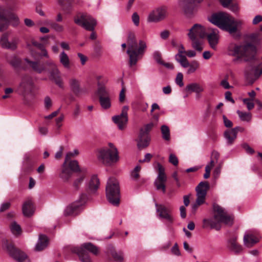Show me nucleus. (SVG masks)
<instances>
[{"label":"nucleus","instance_id":"nucleus-1","mask_svg":"<svg viewBox=\"0 0 262 262\" xmlns=\"http://www.w3.org/2000/svg\"><path fill=\"white\" fill-rule=\"evenodd\" d=\"M208 20L212 24L230 34L239 32L244 24L243 20L235 19L225 12L213 14L208 18Z\"/></svg>","mask_w":262,"mask_h":262},{"label":"nucleus","instance_id":"nucleus-2","mask_svg":"<svg viewBox=\"0 0 262 262\" xmlns=\"http://www.w3.org/2000/svg\"><path fill=\"white\" fill-rule=\"evenodd\" d=\"M127 43L128 48L126 53L129 56V62L130 66H134L145 52L146 43L143 40H140L137 43L135 33L129 32L127 37Z\"/></svg>","mask_w":262,"mask_h":262},{"label":"nucleus","instance_id":"nucleus-3","mask_svg":"<svg viewBox=\"0 0 262 262\" xmlns=\"http://www.w3.org/2000/svg\"><path fill=\"white\" fill-rule=\"evenodd\" d=\"M214 215L213 217L203 220L204 226L209 227L212 229L219 230L221 229V224L230 226L233 223V218L227 214L225 210L217 204L213 206Z\"/></svg>","mask_w":262,"mask_h":262},{"label":"nucleus","instance_id":"nucleus-4","mask_svg":"<svg viewBox=\"0 0 262 262\" xmlns=\"http://www.w3.org/2000/svg\"><path fill=\"white\" fill-rule=\"evenodd\" d=\"M97 157L100 162L106 166L113 165L119 160L118 149L112 143L99 149Z\"/></svg>","mask_w":262,"mask_h":262},{"label":"nucleus","instance_id":"nucleus-5","mask_svg":"<svg viewBox=\"0 0 262 262\" xmlns=\"http://www.w3.org/2000/svg\"><path fill=\"white\" fill-rule=\"evenodd\" d=\"M106 196L108 201L117 206L120 203V189L118 181L115 178L108 179L106 186Z\"/></svg>","mask_w":262,"mask_h":262},{"label":"nucleus","instance_id":"nucleus-6","mask_svg":"<svg viewBox=\"0 0 262 262\" xmlns=\"http://www.w3.org/2000/svg\"><path fill=\"white\" fill-rule=\"evenodd\" d=\"M209 188V185L207 182H201L195 187L196 199L195 202L192 205L191 209L195 212L198 207L205 203L207 191Z\"/></svg>","mask_w":262,"mask_h":262},{"label":"nucleus","instance_id":"nucleus-7","mask_svg":"<svg viewBox=\"0 0 262 262\" xmlns=\"http://www.w3.org/2000/svg\"><path fill=\"white\" fill-rule=\"evenodd\" d=\"M75 23L88 31H94L97 20L90 15H82L74 19Z\"/></svg>","mask_w":262,"mask_h":262},{"label":"nucleus","instance_id":"nucleus-8","mask_svg":"<svg viewBox=\"0 0 262 262\" xmlns=\"http://www.w3.org/2000/svg\"><path fill=\"white\" fill-rule=\"evenodd\" d=\"M45 64L48 68V72L51 77L59 87H62L63 83L61 74L57 65L52 60L47 61Z\"/></svg>","mask_w":262,"mask_h":262},{"label":"nucleus","instance_id":"nucleus-9","mask_svg":"<svg viewBox=\"0 0 262 262\" xmlns=\"http://www.w3.org/2000/svg\"><path fill=\"white\" fill-rule=\"evenodd\" d=\"M5 248L9 255L17 262H30L29 258L24 252L16 249L11 244H7Z\"/></svg>","mask_w":262,"mask_h":262},{"label":"nucleus","instance_id":"nucleus-10","mask_svg":"<svg viewBox=\"0 0 262 262\" xmlns=\"http://www.w3.org/2000/svg\"><path fill=\"white\" fill-rule=\"evenodd\" d=\"M158 174L155 181L154 184L157 190H161L163 193L166 191L165 182L167 177L165 173V168L159 163H157Z\"/></svg>","mask_w":262,"mask_h":262},{"label":"nucleus","instance_id":"nucleus-11","mask_svg":"<svg viewBox=\"0 0 262 262\" xmlns=\"http://www.w3.org/2000/svg\"><path fill=\"white\" fill-rule=\"evenodd\" d=\"M128 107L124 106L122 108L121 113L117 116L113 117L112 119L114 122L117 125L120 130L124 129L128 122L127 111Z\"/></svg>","mask_w":262,"mask_h":262},{"label":"nucleus","instance_id":"nucleus-12","mask_svg":"<svg viewBox=\"0 0 262 262\" xmlns=\"http://www.w3.org/2000/svg\"><path fill=\"white\" fill-rule=\"evenodd\" d=\"M259 241L256 230L252 229L246 231L243 237V243L246 247L251 248Z\"/></svg>","mask_w":262,"mask_h":262},{"label":"nucleus","instance_id":"nucleus-13","mask_svg":"<svg viewBox=\"0 0 262 262\" xmlns=\"http://www.w3.org/2000/svg\"><path fill=\"white\" fill-rule=\"evenodd\" d=\"M34 88L32 79L29 76L23 77L19 85L17 91L19 94L26 96L30 93Z\"/></svg>","mask_w":262,"mask_h":262},{"label":"nucleus","instance_id":"nucleus-14","mask_svg":"<svg viewBox=\"0 0 262 262\" xmlns=\"http://www.w3.org/2000/svg\"><path fill=\"white\" fill-rule=\"evenodd\" d=\"M96 79L98 86L97 94L99 96V98L108 96V92L105 86V84L108 82L107 78L102 75H98L96 76Z\"/></svg>","mask_w":262,"mask_h":262},{"label":"nucleus","instance_id":"nucleus-15","mask_svg":"<svg viewBox=\"0 0 262 262\" xmlns=\"http://www.w3.org/2000/svg\"><path fill=\"white\" fill-rule=\"evenodd\" d=\"M166 11L164 8H158L151 12L147 20L149 22H158L163 19L166 16Z\"/></svg>","mask_w":262,"mask_h":262},{"label":"nucleus","instance_id":"nucleus-16","mask_svg":"<svg viewBox=\"0 0 262 262\" xmlns=\"http://www.w3.org/2000/svg\"><path fill=\"white\" fill-rule=\"evenodd\" d=\"M219 32L216 29H210V32L206 34L209 45L211 49L214 50H217V44L219 42Z\"/></svg>","mask_w":262,"mask_h":262},{"label":"nucleus","instance_id":"nucleus-17","mask_svg":"<svg viewBox=\"0 0 262 262\" xmlns=\"http://www.w3.org/2000/svg\"><path fill=\"white\" fill-rule=\"evenodd\" d=\"M237 239L236 236L232 237L227 241V243L228 249L236 255L241 254L244 250L243 246L237 242Z\"/></svg>","mask_w":262,"mask_h":262},{"label":"nucleus","instance_id":"nucleus-18","mask_svg":"<svg viewBox=\"0 0 262 262\" xmlns=\"http://www.w3.org/2000/svg\"><path fill=\"white\" fill-rule=\"evenodd\" d=\"M156 211L160 219L166 220L169 224H172L173 222V218L170 214L169 210L167 207L162 205L156 204Z\"/></svg>","mask_w":262,"mask_h":262},{"label":"nucleus","instance_id":"nucleus-19","mask_svg":"<svg viewBox=\"0 0 262 262\" xmlns=\"http://www.w3.org/2000/svg\"><path fill=\"white\" fill-rule=\"evenodd\" d=\"M206 30L205 27L200 24H195L193 27L189 30L188 36L189 37H191V35L195 38L197 37H199L201 38H204L206 36Z\"/></svg>","mask_w":262,"mask_h":262},{"label":"nucleus","instance_id":"nucleus-20","mask_svg":"<svg viewBox=\"0 0 262 262\" xmlns=\"http://www.w3.org/2000/svg\"><path fill=\"white\" fill-rule=\"evenodd\" d=\"M244 128L237 126L224 132V136L228 145H232L237 137L238 132H243Z\"/></svg>","mask_w":262,"mask_h":262},{"label":"nucleus","instance_id":"nucleus-21","mask_svg":"<svg viewBox=\"0 0 262 262\" xmlns=\"http://www.w3.org/2000/svg\"><path fill=\"white\" fill-rule=\"evenodd\" d=\"M240 50V57L250 58L256 53L255 47L250 43L241 45Z\"/></svg>","mask_w":262,"mask_h":262},{"label":"nucleus","instance_id":"nucleus-22","mask_svg":"<svg viewBox=\"0 0 262 262\" xmlns=\"http://www.w3.org/2000/svg\"><path fill=\"white\" fill-rule=\"evenodd\" d=\"M82 203L79 201H76L68 206L64 211V214L66 216L77 215L80 211Z\"/></svg>","mask_w":262,"mask_h":262},{"label":"nucleus","instance_id":"nucleus-23","mask_svg":"<svg viewBox=\"0 0 262 262\" xmlns=\"http://www.w3.org/2000/svg\"><path fill=\"white\" fill-rule=\"evenodd\" d=\"M0 43L3 48L10 50L16 48L17 42L15 39L9 40L7 34H4L1 39Z\"/></svg>","mask_w":262,"mask_h":262},{"label":"nucleus","instance_id":"nucleus-24","mask_svg":"<svg viewBox=\"0 0 262 262\" xmlns=\"http://www.w3.org/2000/svg\"><path fill=\"white\" fill-rule=\"evenodd\" d=\"M203 0H180L179 4L182 9L185 12H188L194 8L195 3H200Z\"/></svg>","mask_w":262,"mask_h":262},{"label":"nucleus","instance_id":"nucleus-25","mask_svg":"<svg viewBox=\"0 0 262 262\" xmlns=\"http://www.w3.org/2000/svg\"><path fill=\"white\" fill-rule=\"evenodd\" d=\"M67 163L64 162L59 172V177L63 181L68 182L72 176V171L67 166Z\"/></svg>","mask_w":262,"mask_h":262},{"label":"nucleus","instance_id":"nucleus-26","mask_svg":"<svg viewBox=\"0 0 262 262\" xmlns=\"http://www.w3.org/2000/svg\"><path fill=\"white\" fill-rule=\"evenodd\" d=\"M99 185V180L97 176L95 175L91 177L86 184L87 188L89 191L92 193L95 192L98 189Z\"/></svg>","mask_w":262,"mask_h":262},{"label":"nucleus","instance_id":"nucleus-27","mask_svg":"<svg viewBox=\"0 0 262 262\" xmlns=\"http://www.w3.org/2000/svg\"><path fill=\"white\" fill-rule=\"evenodd\" d=\"M70 85L73 91L76 95H80L84 92L83 90L80 87V81L75 78H71L70 81Z\"/></svg>","mask_w":262,"mask_h":262},{"label":"nucleus","instance_id":"nucleus-28","mask_svg":"<svg viewBox=\"0 0 262 262\" xmlns=\"http://www.w3.org/2000/svg\"><path fill=\"white\" fill-rule=\"evenodd\" d=\"M22 210L25 216H30L33 214L34 207L31 200H28L24 203Z\"/></svg>","mask_w":262,"mask_h":262},{"label":"nucleus","instance_id":"nucleus-29","mask_svg":"<svg viewBox=\"0 0 262 262\" xmlns=\"http://www.w3.org/2000/svg\"><path fill=\"white\" fill-rule=\"evenodd\" d=\"M59 60L60 63L63 67L69 70L71 67V63L68 55L64 51L61 52L59 55Z\"/></svg>","mask_w":262,"mask_h":262},{"label":"nucleus","instance_id":"nucleus-30","mask_svg":"<svg viewBox=\"0 0 262 262\" xmlns=\"http://www.w3.org/2000/svg\"><path fill=\"white\" fill-rule=\"evenodd\" d=\"M48 245V237L45 235L40 234L35 245V249L36 251H41L46 248Z\"/></svg>","mask_w":262,"mask_h":262},{"label":"nucleus","instance_id":"nucleus-31","mask_svg":"<svg viewBox=\"0 0 262 262\" xmlns=\"http://www.w3.org/2000/svg\"><path fill=\"white\" fill-rule=\"evenodd\" d=\"M150 138L147 134L140 133L138 140L137 146L138 148H144L148 146Z\"/></svg>","mask_w":262,"mask_h":262},{"label":"nucleus","instance_id":"nucleus-32","mask_svg":"<svg viewBox=\"0 0 262 262\" xmlns=\"http://www.w3.org/2000/svg\"><path fill=\"white\" fill-rule=\"evenodd\" d=\"M107 252L110 253L113 258L116 261L122 262L124 259L123 253L121 252H117L115 251L114 248L110 245L108 247Z\"/></svg>","mask_w":262,"mask_h":262},{"label":"nucleus","instance_id":"nucleus-33","mask_svg":"<svg viewBox=\"0 0 262 262\" xmlns=\"http://www.w3.org/2000/svg\"><path fill=\"white\" fill-rule=\"evenodd\" d=\"M81 250H85L95 255L99 253V248L91 243H85L81 245Z\"/></svg>","mask_w":262,"mask_h":262},{"label":"nucleus","instance_id":"nucleus-34","mask_svg":"<svg viewBox=\"0 0 262 262\" xmlns=\"http://www.w3.org/2000/svg\"><path fill=\"white\" fill-rule=\"evenodd\" d=\"M186 90L190 92H194L197 94L204 91L202 86L198 83H191L186 86Z\"/></svg>","mask_w":262,"mask_h":262},{"label":"nucleus","instance_id":"nucleus-35","mask_svg":"<svg viewBox=\"0 0 262 262\" xmlns=\"http://www.w3.org/2000/svg\"><path fill=\"white\" fill-rule=\"evenodd\" d=\"M24 60L27 64L29 65L30 67L33 69V70L38 72V73H41L46 70L44 66L42 65H40L38 62L30 61L28 58H25Z\"/></svg>","mask_w":262,"mask_h":262},{"label":"nucleus","instance_id":"nucleus-36","mask_svg":"<svg viewBox=\"0 0 262 262\" xmlns=\"http://www.w3.org/2000/svg\"><path fill=\"white\" fill-rule=\"evenodd\" d=\"M241 45L231 43L228 47V54L231 56L240 57Z\"/></svg>","mask_w":262,"mask_h":262},{"label":"nucleus","instance_id":"nucleus-37","mask_svg":"<svg viewBox=\"0 0 262 262\" xmlns=\"http://www.w3.org/2000/svg\"><path fill=\"white\" fill-rule=\"evenodd\" d=\"M185 53H177L175 55V59L183 68H187L188 66V60L187 57L184 55Z\"/></svg>","mask_w":262,"mask_h":262},{"label":"nucleus","instance_id":"nucleus-38","mask_svg":"<svg viewBox=\"0 0 262 262\" xmlns=\"http://www.w3.org/2000/svg\"><path fill=\"white\" fill-rule=\"evenodd\" d=\"M189 38L191 41L192 47L196 51L199 52L202 51L204 48L203 42L200 41L197 38H195L192 35H191V37Z\"/></svg>","mask_w":262,"mask_h":262},{"label":"nucleus","instance_id":"nucleus-39","mask_svg":"<svg viewBox=\"0 0 262 262\" xmlns=\"http://www.w3.org/2000/svg\"><path fill=\"white\" fill-rule=\"evenodd\" d=\"M85 177L84 174L79 176L76 178L73 183V188L74 190H79L84 183Z\"/></svg>","mask_w":262,"mask_h":262},{"label":"nucleus","instance_id":"nucleus-40","mask_svg":"<svg viewBox=\"0 0 262 262\" xmlns=\"http://www.w3.org/2000/svg\"><path fill=\"white\" fill-rule=\"evenodd\" d=\"M240 120L242 121L250 122L252 119V115L249 112H245L237 110L236 112Z\"/></svg>","mask_w":262,"mask_h":262},{"label":"nucleus","instance_id":"nucleus-41","mask_svg":"<svg viewBox=\"0 0 262 262\" xmlns=\"http://www.w3.org/2000/svg\"><path fill=\"white\" fill-rule=\"evenodd\" d=\"M2 8L0 7V31L6 30L9 25V21L2 14Z\"/></svg>","mask_w":262,"mask_h":262},{"label":"nucleus","instance_id":"nucleus-42","mask_svg":"<svg viewBox=\"0 0 262 262\" xmlns=\"http://www.w3.org/2000/svg\"><path fill=\"white\" fill-rule=\"evenodd\" d=\"M199 67V63L196 60H193L190 63L188 62V66L187 68H188L187 74H190L195 72Z\"/></svg>","mask_w":262,"mask_h":262},{"label":"nucleus","instance_id":"nucleus-43","mask_svg":"<svg viewBox=\"0 0 262 262\" xmlns=\"http://www.w3.org/2000/svg\"><path fill=\"white\" fill-rule=\"evenodd\" d=\"M99 101L101 107L104 109H108L111 106V100L108 96L100 98Z\"/></svg>","mask_w":262,"mask_h":262},{"label":"nucleus","instance_id":"nucleus-44","mask_svg":"<svg viewBox=\"0 0 262 262\" xmlns=\"http://www.w3.org/2000/svg\"><path fill=\"white\" fill-rule=\"evenodd\" d=\"M161 131L163 139L166 141H169L170 139V136L169 127L166 125H163L161 127Z\"/></svg>","mask_w":262,"mask_h":262},{"label":"nucleus","instance_id":"nucleus-45","mask_svg":"<svg viewBox=\"0 0 262 262\" xmlns=\"http://www.w3.org/2000/svg\"><path fill=\"white\" fill-rule=\"evenodd\" d=\"M10 229L12 233L15 235H18L21 233V229L20 225L15 222H13L11 223Z\"/></svg>","mask_w":262,"mask_h":262},{"label":"nucleus","instance_id":"nucleus-46","mask_svg":"<svg viewBox=\"0 0 262 262\" xmlns=\"http://www.w3.org/2000/svg\"><path fill=\"white\" fill-rule=\"evenodd\" d=\"M141 169V167L138 165L131 171L130 178L133 180H137L139 178V172Z\"/></svg>","mask_w":262,"mask_h":262},{"label":"nucleus","instance_id":"nucleus-47","mask_svg":"<svg viewBox=\"0 0 262 262\" xmlns=\"http://www.w3.org/2000/svg\"><path fill=\"white\" fill-rule=\"evenodd\" d=\"M79 259L81 262H92L90 256L84 252L79 251L78 253Z\"/></svg>","mask_w":262,"mask_h":262},{"label":"nucleus","instance_id":"nucleus-48","mask_svg":"<svg viewBox=\"0 0 262 262\" xmlns=\"http://www.w3.org/2000/svg\"><path fill=\"white\" fill-rule=\"evenodd\" d=\"M69 168L71 171H78L80 170L78 162L76 160H73L70 161L69 164Z\"/></svg>","mask_w":262,"mask_h":262},{"label":"nucleus","instance_id":"nucleus-49","mask_svg":"<svg viewBox=\"0 0 262 262\" xmlns=\"http://www.w3.org/2000/svg\"><path fill=\"white\" fill-rule=\"evenodd\" d=\"M183 75L182 73L179 72L176 77L175 82L180 87H182L184 86V82L183 81Z\"/></svg>","mask_w":262,"mask_h":262},{"label":"nucleus","instance_id":"nucleus-50","mask_svg":"<svg viewBox=\"0 0 262 262\" xmlns=\"http://www.w3.org/2000/svg\"><path fill=\"white\" fill-rule=\"evenodd\" d=\"M253 101V99L250 98H245L243 100V103L246 105L247 108L249 111L251 110L254 107Z\"/></svg>","mask_w":262,"mask_h":262},{"label":"nucleus","instance_id":"nucleus-51","mask_svg":"<svg viewBox=\"0 0 262 262\" xmlns=\"http://www.w3.org/2000/svg\"><path fill=\"white\" fill-rule=\"evenodd\" d=\"M78 154L79 151L77 149H74V150L72 151L68 152L66 155L64 162L68 163L71 158L76 156L78 155Z\"/></svg>","mask_w":262,"mask_h":262},{"label":"nucleus","instance_id":"nucleus-52","mask_svg":"<svg viewBox=\"0 0 262 262\" xmlns=\"http://www.w3.org/2000/svg\"><path fill=\"white\" fill-rule=\"evenodd\" d=\"M50 25L52 29L56 32H61L64 30L63 26L56 23H52Z\"/></svg>","mask_w":262,"mask_h":262},{"label":"nucleus","instance_id":"nucleus-53","mask_svg":"<svg viewBox=\"0 0 262 262\" xmlns=\"http://www.w3.org/2000/svg\"><path fill=\"white\" fill-rule=\"evenodd\" d=\"M153 126L154 124L152 123L147 124L145 125L144 128L140 130V133L148 135V132L152 129Z\"/></svg>","mask_w":262,"mask_h":262},{"label":"nucleus","instance_id":"nucleus-54","mask_svg":"<svg viewBox=\"0 0 262 262\" xmlns=\"http://www.w3.org/2000/svg\"><path fill=\"white\" fill-rule=\"evenodd\" d=\"M132 20L134 23V24L136 26H138L139 25L140 23V18L139 15L137 13L135 12L133 14L132 16Z\"/></svg>","mask_w":262,"mask_h":262},{"label":"nucleus","instance_id":"nucleus-55","mask_svg":"<svg viewBox=\"0 0 262 262\" xmlns=\"http://www.w3.org/2000/svg\"><path fill=\"white\" fill-rule=\"evenodd\" d=\"M154 59L159 64L162 63L161 54L158 51H155L152 54Z\"/></svg>","mask_w":262,"mask_h":262},{"label":"nucleus","instance_id":"nucleus-56","mask_svg":"<svg viewBox=\"0 0 262 262\" xmlns=\"http://www.w3.org/2000/svg\"><path fill=\"white\" fill-rule=\"evenodd\" d=\"M169 162L174 166L178 164V159L176 156L174 154H171L169 157Z\"/></svg>","mask_w":262,"mask_h":262},{"label":"nucleus","instance_id":"nucleus-57","mask_svg":"<svg viewBox=\"0 0 262 262\" xmlns=\"http://www.w3.org/2000/svg\"><path fill=\"white\" fill-rule=\"evenodd\" d=\"M171 252L172 254L177 256H179L181 254L180 250L178 248V244L176 243L171 248Z\"/></svg>","mask_w":262,"mask_h":262},{"label":"nucleus","instance_id":"nucleus-58","mask_svg":"<svg viewBox=\"0 0 262 262\" xmlns=\"http://www.w3.org/2000/svg\"><path fill=\"white\" fill-rule=\"evenodd\" d=\"M223 119L224 125L227 127H231L232 126V122L229 120L225 115H223Z\"/></svg>","mask_w":262,"mask_h":262},{"label":"nucleus","instance_id":"nucleus-59","mask_svg":"<svg viewBox=\"0 0 262 262\" xmlns=\"http://www.w3.org/2000/svg\"><path fill=\"white\" fill-rule=\"evenodd\" d=\"M152 157V156L151 154H150L149 153H147L145 155L144 158L143 160H140L139 161V162L140 163L149 162L150 161Z\"/></svg>","mask_w":262,"mask_h":262},{"label":"nucleus","instance_id":"nucleus-60","mask_svg":"<svg viewBox=\"0 0 262 262\" xmlns=\"http://www.w3.org/2000/svg\"><path fill=\"white\" fill-rule=\"evenodd\" d=\"M242 147L246 150L247 153L252 154L254 152V150L246 143L243 144Z\"/></svg>","mask_w":262,"mask_h":262},{"label":"nucleus","instance_id":"nucleus-61","mask_svg":"<svg viewBox=\"0 0 262 262\" xmlns=\"http://www.w3.org/2000/svg\"><path fill=\"white\" fill-rule=\"evenodd\" d=\"M10 19L13 26H16L19 24V18L17 16L13 15L10 18Z\"/></svg>","mask_w":262,"mask_h":262},{"label":"nucleus","instance_id":"nucleus-62","mask_svg":"<svg viewBox=\"0 0 262 262\" xmlns=\"http://www.w3.org/2000/svg\"><path fill=\"white\" fill-rule=\"evenodd\" d=\"M125 89L124 88H122L119 94V101L121 102H123L125 100Z\"/></svg>","mask_w":262,"mask_h":262},{"label":"nucleus","instance_id":"nucleus-63","mask_svg":"<svg viewBox=\"0 0 262 262\" xmlns=\"http://www.w3.org/2000/svg\"><path fill=\"white\" fill-rule=\"evenodd\" d=\"M10 206V202H6L2 204L0 207V211L3 212L8 209Z\"/></svg>","mask_w":262,"mask_h":262},{"label":"nucleus","instance_id":"nucleus-64","mask_svg":"<svg viewBox=\"0 0 262 262\" xmlns=\"http://www.w3.org/2000/svg\"><path fill=\"white\" fill-rule=\"evenodd\" d=\"M262 21V16L260 15H257L255 16L252 20V23L253 25H256L258 23L261 22Z\"/></svg>","mask_w":262,"mask_h":262}]
</instances>
